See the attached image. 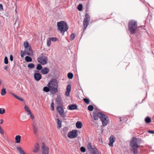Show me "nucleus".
<instances>
[{
    "mask_svg": "<svg viewBox=\"0 0 154 154\" xmlns=\"http://www.w3.org/2000/svg\"><path fill=\"white\" fill-rule=\"evenodd\" d=\"M37 60L39 63L44 65L47 63L48 58L46 56L38 58Z\"/></svg>",
    "mask_w": 154,
    "mask_h": 154,
    "instance_id": "0eeeda50",
    "label": "nucleus"
},
{
    "mask_svg": "<svg viewBox=\"0 0 154 154\" xmlns=\"http://www.w3.org/2000/svg\"><path fill=\"white\" fill-rule=\"evenodd\" d=\"M56 101L57 104L59 105H60L62 104V99L61 97L58 96L55 100Z\"/></svg>",
    "mask_w": 154,
    "mask_h": 154,
    "instance_id": "4468645a",
    "label": "nucleus"
},
{
    "mask_svg": "<svg viewBox=\"0 0 154 154\" xmlns=\"http://www.w3.org/2000/svg\"><path fill=\"white\" fill-rule=\"evenodd\" d=\"M18 98H17V99H18V100H20V101H23V99L21 97H18Z\"/></svg>",
    "mask_w": 154,
    "mask_h": 154,
    "instance_id": "864d4df0",
    "label": "nucleus"
},
{
    "mask_svg": "<svg viewBox=\"0 0 154 154\" xmlns=\"http://www.w3.org/2000/svg\"><path fill=\"white\" fill-rule=\"evenodd\" d=\"M148 132L152 134H154V131L148 130Z\"/></svg>",
    "mask_w": 154,
    "mask_h": 154,
    "instance_id": "603ef678",
    "label": "nucleus"
},
{
    "mask_svg": "<svg viewBox=\"0 0 154 154\" xmlns=\"http://www.w3.org/2000/svg\"><path fill=\"white\" fill-rule=\"evenodd\" d=\"M10 93L14 97H15L17 99L18 98V96H17L16 95L14 94V93H12V92H10Z\"/></svg>",
    "mask_w": 154,
    "mask_h": 154,
    "instance_id": "3c124183",
    "label": "nucleus"
},
{
    "mask_svg": "<svg viewBox=\"0 0 154 154\" xmlns=\"http://www.w3.org/2000/svg\"><path fill=\"white\" fill-rule=\"evenodd\" d=\"M1 83H2V82H1V80H0V85L1 84Z\"/></svg>",
    "mask_w": 154,
    "mask_h": 154,
    "instance_id": "774afa93",
    "label": "nucleus"
},
{
    "mask_svg": "<svg viewBox=\"0 0 154 154\" xmlns=\"http://www.w3.org/2000/svg\"><path fill=\"white\" fill-rule=\"evenodd\" d=\"M49 69L48 68L45 67L44 68L41 70V72L42 74L45 75L47 74L49 72Z\"/></svg>",
    "mask_w": 154,
    "mask_h": 154,
    "instance_id": "a211bd4d",
    "label": "nucleus"
},
{
    "mask_svg": "<svg viewBox=\"0 0 154 154\" xmlns=\"http://www.w3.org/2000/svg\"><path fill=\"white\" fill-rule=\"evenodd\" d=\"M51 41L55 42L58 40L57 38L56 37H51L49 38Z\"/></svg>",
    "mask_w": 154,
    "mask_h": 154,
    "instance_id": "4c0bfd02",
    "label": "nucleus"
},
{
    "mask_svg": "<svg viewBox=\"0 0 154 154\" xmlns=\"http://www.w3.org/2000/svg\"><path fill=\"white\" fill-rule=\"evenodd\" d=\"M88 150L90 151V154H98V152L96 148L94 146Z\"/></svg>",
    "mask_w": 154,
    "mask_h": 154,
    "instance_id": "9b49d317",
    "label": "nucleus"
},
{
    "mask_svg": "<svg viewBox=\"0 0 154 154\" xmlns=\"http://www.w3.org/2000/svg\"><path fill=\"white\" fill-rule=\"evenodd\" d=\"M113 142L109 141V145L110 146H113Z\"/></svg>",
    "mask_w": 154,
    "mask_h": 154,
    "instance_id": "5fc2aeb1",
    "label": "nucleus"
},
{
    "mask_svg": "<svg viewBox=\"0 0 154 154\" xmlns=\"http://www.w3.org/2000/svg\"><path fill=\"white\" fill-rule=\"evenodd\" d=\"M119 119H120V121L121 122L122 121V119H121V118H120Z\"/></svg>",
    "mask_w": 154,
    "mask_h": 154,
    "instance_id": "338daca9",
    "label": "nucleus"
},
{
    "mask_svg": "<svg viewBox=\"0 0 154 154\" xmlns=\"http://www.w3.org/2000/svg\"><path fill=\"white\" fill-rule=\"evenodd\" d=\"M68 129L66 127L64 128L62 130V132L63 134H66L67 133Z\"/></svg>",
    "mask_w": 154,
    "mask_h": 154,
    "instance_id": "cd10ccee",
    "label": "nucleus"
},
{
    "mask_svg": "<svg viewBox=\"0 0 154 154\" xmlns=\"http://www.w3.org/2000/svg\"><path fill=\"white\" fill-rule=\"evenodd\" d=\"M82 123L78 121L76 123V126L78 128H81L82 127Z\"/></svg>",
    "mask_w": 154,
    "mask_h": 154,
    "instance_id": "aec40b11",
    "label": "nucleus"
},
{
    "mask_svg": "<svg viewBox=\"0 0 154 154\" xmlns=\"http://www.w3.org/2000/svg\"><path fill=\"white\" fill-rule=\"evenodd\" d=\"M25 60L27 62H31L32 60V58L29 56H26L25 58Z\"/></svg>",
    "mask_w": 154,
    "mask_h": 154,
    "instance_id": "b1692460",
    "label": "nucleus"
},
{
    "mask_svg": "<svg viewBox=\"0 0 154 154\" xmlns=\"http://www.w3.org/2000/svg\"><path fill=\"white\" fill-rule=\"evenodd\" d=\"M32 126H33V129L37 128L36 127V126H35V125L34 124H32Z\"/></svg>",
    "mask_w": 154,
    "mask_h": 154,
    "instance_id": "052dcab7",
    "label": "nucleus"
},
{
    "mask_svg": "<svg viewBox=\"0 0 154 154\" xmlns=\"http://www.w3.org/2000/svg\"><path fill=\"white\" fill-rule=\"evenodd\" d=\"M27 113L28 115H29L30 118L32 119H33L34 118V116L32 114L31 111L29 110L26 112Z\"/></svg>",
    "mask_w": 154,
    "mask_h": 154,
    "instance_id": "393cba45",
    "label": "nucleus"
},
{
    "mask_svg": "<svg viewBox=\"0 0 154 154\" xmlns=\"http://www.w3.org/2000/svg\"><path fill=\"white\" fill-rule=\"evenodd\" d=\"M24 109L26 112L29 110L28 106L26 105L25 106Z\"/></svg>",
    "mask_w": 154,
    "mask_h": 154,
    "instance_id": "a18cd8bd",
    "label": "nucleus"
},
{
    "mask_svg": "<svg viewBox=\"0 0 154 154\" xmlns=\"http://www.w3.org/2000/svg\"><path fill=\"white\" fill-rule=\"evenodd\" d=\"M142 140L140 138H137L135 137L132 138L131 140L130 146L131 147V151L134 154H137L138 153L137 148L140 146L139 144L142 143Z\"/></svg>",
    "mask_w": 154,
    "mask_h": 154,
    "instance_id": "f257e3e1",
    "label": "nucleus"
},
{
    "mask_svg": "<svg viewBox=\"0 0 154 154\" xmlns=\"http://www.w3.org/2000/svg\"><path fill=\"white\" fill-rule=\"evenodd\" d=\"M51 44V41L50 39L49 38V39H48L47 40V46L48 47H49Z\"/></svg>",
    "mask_w": 154,
    "mask_h": 154,
    "instance_id": "ea45409f",
    "label": "nucleus"
},
{
    "mask_svg": "<svg viewBox=\"0 0 154 154\" xmlns=\"http://www.w3.org/2000/svg\"><path fill=\"white\" fill-rule=\"evenodd\" d=\"M75 36V34L74 33L70 35V39L71 40H73Z\"/></svg>",
    "mask_w": 154,
    "mask_h": 154,
    "instance_id": "c9c22d12",
    "label": "nucleus"
},
{
    "mask_svg": "<svg viewBox=\"0 0 154 154\" xmlns=\"http://www.w3.org/2000/svg\"><path fill=\"white\" fill-rule=\"evenodd\" d=\"M68 109L70 110H75L78 108L77 105L75 104L69 105L68 106Z\"/></svg>",
    "mask_w": 154,
    "mask_h": 154,
    "instance_id": "dca6fc26",
    "label": "nucleus"
},
{
    "mask_svg": "<svg viewBox=\"0 0 154 154\" xmlns=\"http://www.w3.org/2000/svg\"><path fill=\"white\" fill-rule=\"evenodd\" d=\"M57 128L59 129L61 126V122L58 119H57Z\"/></svg>",
    "mask_w": 154,
    "mask_h": 154,
    "instance_id": "4be33fe9",
    "label": "nucleus"
},
{
    "mask_svg": "<svg viewBox=\"0 0 154 154\" xmlns=\"http://www.w3.org/2000/svg\"><path fill=\"white\" fill-rule=\"evenodd\" d=\"M82 4H79L77 6V9L79 11H82Z\"/></svg>",
    "mask_w": 154,
    "mask_h": 154,
    "instance_id": "473e14b6",
    "label": "nucleus"
},
{
    "mask_svg": "<svg viewBox=\"0 0 154 154\" xmlns=\"http://www.w3.org/2000/svg\"><path fill=\"white\" fill-rule=\"evenodd\" d=\"M6 93V89L5 88H3L2 90L1 94L3 96L5 95Z\"/></svg>",
    "mask_w": 154,
    "mask_h": 154,
    "instance_id": "f704fd0d",
    "label": "nucleus"
},
{
    "mask_svg": "<svg viewBox=\"0 0 154 154\" xmlns=\"http://www.w3.org/2000/svg\"><path fill=\"white\" fill-rule=\"evenodd\" d=\"M93 117L94 120H97L99 117L101 119L103 126H106L108 124V117L106 115L103 114L101 112H97L94 111L93 112Z\"/></svg>",
    "mask_w": 154,
    "mask_h": 154,
    "instance_id": "f03ea898",
    "label": "nucleus"
},
{
    "mask_svg": "<svg viewBox=\"0 0 154 154\" xmlns=\"http://www.w3.org/2000/svg\"><path fill=\"white\" fill-rule=\"evenodd\" d=\"M40 149V146L38 143L37 144L34 146V147L32 151L35 153H37L39 151Z\"/></svg>",
    "mask_w": 154,
    "mask_h": 154,
    "instance_id": "ddd939ff",
    "label": "nucleus"
},
{
    "mask_svg": "<svg viewBox=\"0 0 154 154\" xmlns=\"http://www.w3.org/2000/svg\"><path fill=\"white\" fill-rule=\"evenodd\" d=\"M78 135L77 131L76 130H73L69 132L68 136L70 138H73L76 137Z\"/></svg>",
    "mask_w": 154,
    "mask_h": 154,
    "instance_id": "39448f33",
    "label": "nucleus"
},
{
    "mask_svg": "<svg viewBox=\"0 0 154 154\" xmlns=\"http://www.w3.org/2000/svg\"><path fill=\"white\" fill-rule=\"evenodd\" d=\"M145 122L147 123H150L151 121V119L149 117H146L145 119Z\"/></svg>",
    "mask_w": 154,
    "mask_h": 154,
    "instance_id": "a878e982",
    "label": "nucleus"
},
{
    "mask_svg": "<svg viewBox=\"0 0 154 154\" xmlns=\"http://www.w3.org/2000/svg\"><path fill=\"white\" fill-rule=\"evenodd\" d=\"M88 109L90 111H92L94 109V107L92 105H90L88 107Z\"/></svg>",
    "mask_w": 154,
    "mask_h": 154,
    "instance_id": "e433bc0d",
    "label": "nucleus"
},
{
    "mask_svg": "<svg viewBox=\"0 0 154 154\" xmlns=\"http://www.w3.org/2000/svg\"><path fill=\"white\" fill-rule=\"evenodd\" d=\"M0 121H1L0 124H2L3 122V119H1Z\"/></svg>",
    "mask_w": 154,
    "mask_h": 154,
    "instance_id": "680f3d73",
    "label": "nucleus"
},
{
    "mask_svg": "<svg viewBox=\"0 0 154 154\" xmlns=\"http://www.w3.org/2000/svg\"><path fill=\"white\" fill-rule=\"evenodd\" d=\"M93 147L91 143V142H88V144L87 145V147L88 150H90V149L91 148Z\"/></svg>",
    "mask_w": 154,
    "mask_h": 154,
    "instance_id": "c756f323",
    "label": "nucleus"
},
{
    "mask_svg": "<svg viewBox=\"0 0 154 154\" xmlns=\"http://www.w3.org/2000/svg\"><path fill=\"white\" fill-rule=\"evenodd\" d=\"M3 10V5L2 4H0V11H2Z\"/></svg>",
    "mask_w": 154,
    "mask_h": 154,
    "instance_id": "13d9d810",
    "label": "nucleus"
},
{
    "mask_svg": "<svg viewBox=\"0 0 154 154\" xmlns=\"http://www.w3.org/2000/svg\"><path fill=\"white\" fill-rule=\"evenodd\" d=\"M27 67L30 69L33 68L35 67V65L33 63H29Z\"/></svg>",
    "mask_w": 154,
    "mask_h": 154,
    "instance_id": "bb28decb",
    "label": "nucleus"
},
{
    "mask_svg": "<svg viewBox=\"0 0 154 154\" xmlns=\"http://www.w3.org/2000/svg\"><path fill=\"white\" fill-rule=\"evenodd\" d=\"M42 67L40 64H38L36 67L37 69L38 70H41L42 69Z\"/></svg>",
    "mask_w": 154,
    "mask_h": 154,
    "instance_id": "7c9ffc66",
    "label": "nucleus"
},
{
    "mask_svg": "<svg viewBox=\"0 0 154 154\" xmlns=\"http://www.w3.org/2000/svg\"><path fill=\"white\" fill-rule=\"evenodd\" d=\"M80 150L81 151L83 152H85L86 151V149L83 146H82L80 148Z\"/></svg>",
    "mask_w": 154,
    "mask_h": 154,
    "instance_id": "37998d69",
    "label": "nucleus"
},
{
    "mask_svg": "<svg viewBox=\"0 0 154 154\" xmlns=\"http://www.w3.org/2000/svg\"><path fill=\"white\" fill-rule=\"evenodd\" d=\"M17 149L19 152L20 154H26V153L21 147H17Z\"/></svg>",
    "mask_w": 154,
    "mask_h": 154,
    "instance_id": "6ab92c4d",
    "label": "nucleus"
},
{
    "mask_svg": "<svg viewBox=\"0 0 154 154\" xmlns=\"http://www.w3.org/2000/svg\"><path fill=\"white\" fill-rule=\"evenodd\" d=\"M68 78L69 79H72L73 77V74L72 73L69 72L67 75Z\"/></svg>",
    "mask_w": 154,
    "mask_h": 154,
    "instance_id": "2f4dec72",
    "label": "nucleus"
},
{
    "mask_svg": "<svg viewBox=\"0 0 154 154\" xmlns=\"http://www.w3.org/2000/svg\"><path fill=\"white\" fill-rule=\"evenodd\" d=\"M51 106L52 108V111L54 110V103L53 102H52L51 104Z\"/></svg>",
    "mask_w": 154,
    "mask_h": 154,
    "instance_id": "49530a36",
    "label": "nucleus"
},
{
    "mask_svg": "<svg viewBox=\"0 0 154 154\" xmlns=\"http://www.w3.org/2000/svg\"><path fill=\"white\" fill-rule=\"evenodd\" d=\"M85 16L86 17V18H88V19L90 18V17L88 14H85Z\"/></svg>",
    "mask_w": 154,
    "mask_h": 154,
    "instance_id": "4d7b16f0",
    "label": "nucleus"
},
{
    "mask_svg": "<svg viewBox=\"0 0 154 154\" xmlns=\"http://www.w3.org/2000/svg\"><path fill=\"white\" fill-rule=\"evenodd\" d=\"M21 51V53H22L24 55H26L27 54L26 51L25 50L24 51L22 50Z\"/></svg>",
    "mask_w": 154,
    "mask_h": 154,
    "instance_id": "8fccbe9b",
    "label": "nucleus"
},
{
    "mask_svg": "<svg viewBox=\"0 0 154 154\" xmlns=\"http://www.w3.org/2000/svg\"><path fill=\"white\" fill-rule=\"evenodd\" d=\"M83 100L87 104H88L89 103V100L87 98H84L83 99Z\"/></svg>",
    "mask_w": 154,
    "mask_h": 154,
    "instance_id": "58836bf2",
    "label": "nucleus"
},
{
    "mask_svg": "<svg viewBox=\"0 0 154 154\" xmlns=\"http://www.w3.org/2000/svg\"><path fill=\"white\" fill-rule=\"evenodd\" d=\"M10 60L11 61L13 60V57L12 55H10Z\"/></svg>",
    "mask_w": 154,
    "mask_h": 154,
    "instance_id": "6e6d98bb",
    "label": "nucleus"
},
{
    "mask_svg": "<svg viewBox=\"0 0 154 154\" xmlns=\"http://www.w3.org/2000/svg\"><path fill=\"white\" fill-rule=\"evenodd\" d=\"M21 55L20 56H21V57H23L24 56V55L22 53H21Z\"/></svg>",
    "mask_w": 154,
    "mask_h": 154,
    "instance_id": "bf43d9fd",
    "label": "nucleus"
},
{
    "mask_svg": "<svg viewBox=\"0 0 154 154\" xmlns=\"http://www.w3.org/2000/svg\"><path fill=\"white\" fill-rule=\"evenodd\" d=\"M33 124H34L35 125V126H36V127L37 128L38 127L37 125V124L36 123H34Z\"/></svg>",
    "mask_w": 154,
    "mask_h": 154,
    "instance_id": "0e129e2a",
    "label": "nucleus"
},
{
    "mask_svg": "<svg viewBox=\"0 0 154 154\" xmlns=\"http://www.w3.org/2000/svg\"><path fill=\"white\" fill-rule=\"evenodd\" d=\"M23 46L25 49H26L28 47L31 46L30 45H29L28 42L27 41H26L24 42Z\"/></svg>",
    "mask_w": 154,
    "mask_h": 154,
    "instance_id": "5701e85b",
    "label": "nucleus"
},
{
    "mask_svg": "<svg viewBox=\"0 0 154 154\" xmlns=\"http://www.w3.org/2000/svg\"><path fill=\"white\" fill-rule=\"evenodd\" d=\"M5 109H3L2 110V108H0V114H2L5 113Z\"/></svg>",
    "mask_w": 154,
    "mask_h": 154,
    "instance_id": "c03bdc74",
    "label": "nucleus"
},
{
    "mask_svg": "<svg viewBox=\"0 0 154 154\" xmlns=\"http://www.w3.org/2000/svg\"><path fill=\"white\" fill-rule=\"evenodd\" d=\"M33 131L34 134H35L37 132V128L33 129Z\"/></svg>",
    "mask_w": 154,
    "mask_h": 154,
    "instance_id": "de8ad7c7",
    "label": "nucleus"
},
{
    "mask_svg": "<svg viewBox=\"0 0 154 154\" xmlns=\"http://www.w3.org/2000/svg\"><path fill=\"white\" fill-rule=\"evenodd\" d=\"M58 30L60 31L62 35L64 34V32L68 29V27L66 23L64 21H61L57 23Z\"/></svg>",
    "mask_w": 154,
    "mask_h": 154,
    "instance_id": "20e7f679",
    "label": "nucleus"
},
{
    "mask_svg": "<svg viewBox=\"0 0 154 154\" xmlns=\"http://www.w3.org/2000/svg\"><path fill=\"white\" fill-rule=\"evenodd\" d=\"M49 148L47 146H45L43 143L42 146V154H49Z\"/></svg>",
    "mask_w": 154,
    "mask_h": 154,
    "instance_id": "6e6552de",
    "label": "nucleus"
},
{
    "mask_svg": "<svg viewBox=\"0 0 154 154\" xmlns=\"http://www.w3.org/2000/svg\"><path fill=\"white\" fill-rule=\"evenodd\" d=\"M48 86L50 89V92L52 94H55L58 91L57 87H54L52 86Z\"/></svg>",
    "mask_w": 154,
    "mask_h": 154,
    "instance_id": "9d476101",
    "label": "nucleus"
},
{
    "mask_svg": "<svg viewBox=\"0 0 154 154\" xmlns=\"http://www.w3.org/2000/svg\"><path fill=\"white\" fill-rule=\"evenodd\" d=\"M25 50L26 51L27 54L28 55L31 56L33 55L32 50V49L31 46L25 49Z\"/></svg>",
    "mask_w": 154,
    "mask_h": 154,
    "instance_id": "1a4fd4ad",
    "label": "nucleus"
},
{
    "mask_svg": "<svg viewBox=\"0 0 154 154\" xmlns=\"http://www.w3.org/2000/svg\"><path fill=\"white\" fill-rule=\"evenodd\" d=\"M34 78L36 81H39L42 78L41 75L39 73H35L34 74Z\"/></svg>",
    "mask_w": 154,
    "mask_h": 154,
    "instance_id": "f8f14e48",
    "label": "nucleus"
},
{
    "mask_svg": "<svg viewBox=\"0 0 154 154\" xmlns=\"http://www.w3.org/2000/svg\"><path fill=\"white\" fill-rule=\"evenodd\" d=\"M43 91L46 92H49L50 90V89L47 87H45L43 88Z\"/></svg>",
    "mask_w": 154,
    "mask_h": 154,
    "instance_id": "72a5a7b5",
    "label": "nucleus"
},
{
    "mask_svg": "<svg viewBox=\"0 0 154 154\" xmlns=\"http://www.w3.org/2000/svg\"><path fill=\"white\" fill-rule=\"evenodd\" d=\"M4 62L5 64H8V58L7 57H5Z\"/></svg>",
    "mask_w": 154,
    "mask_h": 154,
    "instance_id": "79ce46f5",
    "label": "nucleus"
},
{
    "mask_svg": "<svg viewBox=\"0 0 154 154\" xmlns=\"http://www.w3.org/2000/svg\"><path fill=\"white\" fill-rule=\"evenodd\" d=\"M20 139L21 136L20 135H18L16 136L15 138L16 143H20Z\"/></svg>",
    "mask_w": 154,
    "mask_h": 154,
    "instance_id": "412c9836",
    "label": "nucleus"
},
{
    "mask_svg": "<svg viewBox=\"0 0 154 154\" xmlns=\"http://www.w3.org/2000/svg\"><path fill=\"white\" fill-rule=\"evenodd\" d=\"M51 82V81H50V82H49V83H48V85H49V84H50V83Z\"/></svg>",
    "mask_w": 154,
    "mask_h": 154,
    "instance_id": "69168bd1",
    "label": "nucleus"
},
{
    "mask_svg": "<svg viewBox=\"0 0 154 154\" xmlns=\"http://www.w3.org/2000/svg\"><path fill=\"white\" fill-rule=\"evenodd\" d=\"M8 68L7 66H5L4 67V69L5 70H7Z\"/></svg>",
    "mask_w": 154,
    "mask_h": 154,
    "instance_id": "e2e57ef3",
    "label": "nucleus"
},
{
    "mask_svg": "<svg viewBox=\"0 0 154 154\" xmlns=\"http://www.w3.org/2000/svg\"><path fill=\"white\" fill-rule=\"evenodd\" d=\"M90 20L88 18L84 19L83 21L84 29H85L88 26Z\"/></svg>",
    "mask_w": 154,
    "mask_h": 154,
    "instance_id": "2eb2a0df",
    "label": "nucleus"
},
{
    "mask_svg": "<svg viewBox=\"0 0 154 154\" xmlns=\"http://www.w3.org/2000/svg\"><path fill=\"white\" fill-rule=\"evenodd\" d=\"M57 110L60 116L64 118L66 117V115L64 112V110L62 107L59 106L57 107Z\"/></svg>",
    "mask_w": 154,
    "mask_h": 154,
    "instance_id": "423d86ee",
    "label": "nucleus"
},
{
    "mask_svg": "<svg viewBox=\"0 0 154 154\" xmlns=\"http://www.w3.org/2000/svg\"><path fill=\"white\" fill-rule=\"evenodd\" d=\"M0 133L2 134H4V130L2 129L0 127Z\"/></svg>",
    "mask_w": 154,
    "mask_h": 154,
    "instance_id": "09e8293b",
    "label": "nucleus"
},
{
    "mask_svg": "<svg viewBox=\"0 0 154 154\" xmlns=\"http://www.w3.org/2000/svg\"><path fill=\"white\" fill-rule=\"evenodd\" d=\"M71 86L70 85H68L66 87V91L65 93V95L67 96L69 95V93L71 90Z\"/></svg>",
    "mask_w": 154,
    "mask_h": 154,
    "instance_id": "f3484780",
    "label": "nucleus"
},
{
    "mask_svg": "<svg viewBox=\"0 0 154 154\" xmlns=\"http://www.w3.org/2000/svg\"><path fill=\"white\" fill-rule=\"evenodd\" d=\"M93 147L91 143V142H88V144L87 145V147L88 150H90V149L91 148Z\"/></svg>",
    "mask_w": 154,
    "mask_h": 154,
    "instance_id": "c85d7f7f",
    "label": "nucleus"
},
{
    "mask_svg": "<svg viewBox=\"0 0 154 154\" xmlns=\"http://www.w3.org/2000/svg\"><path fill=\"white\" fill-rule=\"evenodd\" d=\"M109 141L114 143L115 141V139L113 136H111L110 138Z\"/></svg>",
    "mask_w": 154,
    "mask_h": 154,
    "instance_id": "a19ab883",
    "label": "nucleus"
},
{
    "mask_svg": "<svg viewBox=\"0 0 154 154\" xmlns=\"http://www.w3.org/2000/svg\"><path fill=\"white\" fill-rule=\"evenodd\" d=\"M137 23L136 21L130 20L128 23V30L131 34H134L137 31Z\"/></svg>",
    "mask_w": 154,
    "mask_h": 154,
    "instance_id": "7ed1b4c3",
    "label": "nucleus"
}]
</instances>
